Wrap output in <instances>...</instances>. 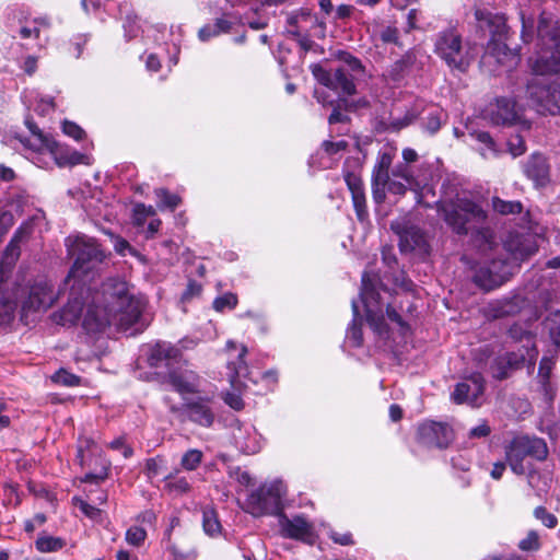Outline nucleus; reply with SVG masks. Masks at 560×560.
Masks as SVG:
<instances>
[{"label": "nucleus", "mask_w": 560, "mask_h": 560, "mask_svg": "<svg viewBox=\"0 0 560 560\" xmlns=\"http://www.w3.org/2000/svg\"><path fill=\"white\" fill-rule=\"evenodd\" d=\"M73 266L65 281L70 285L68 302L54 314V320L61 326L78 323L83 307L86 308L82 326L88 332H101L108 326L127 330L138 323L144 303L130 292L128 283L117 278L104 281L100 290L88 284L105 259L96 240L77 235L66 240Z\"/></svg>", "instance_id": "f257e3e1"}, {"label": "nucleus", "mask_w": 560, "mask_h": 560, "mask_svg": "<svg viewBox=\"0 0 560 560\" xmlns=\"http://www.w3.org/2000/svg\"><path fill=\"white\" fill-rule=\"evenodd\" d=\"M540 51L530 59L534 77L527 83V97L539 114L560 113V79L550 81L546 75L560 73V28L557 23L540 19L538 24Z\"/></svg>", "instance_id": "f03ea898"}, {"label": "nucleus", "mask_w": 560, "mask_h": 560, "mask_svg": "<svg viewBox=\"0 0 560 560\" xmlns=\"http://www.w3.org/2000/svg\"><path fill=\"white\" fill-rule=\"evenodd\" d=\"M436 209L455 234H470L476 241L491 244L492 231L488 226V213L476 200L456 196L453 199L438 201Z\"/></svg>", "instance_id": "7ed1b4c3"}, {"label": "nucleus", "mask_w": 560, "mask_h": 560, "mask_svg": "<svg viewBox=\"0 0 560 560\" xmlns=\"http://www.w3.org/2000/svg\"><path fill=\"white\" fill-rule=\"evenodd\" d=\"M55 300L52 288L46 280L36 281L31 287L15 282L9 288L7 272L0 268V308L4 314H12L20 302L22 316L30 312L46 311Z\"/></svg>", "instance_id": "20e7f679"}, {"label": "nucleus", "mask_w": 560, "mask_h": 560, "mask_svg": "<svg viewBox=\"0 0 560 560\" xmlns=\"http://www.w3.org/2000/svg\"><path fill=\"white\" fill-rule=\"evenodd\" d=\"M547 455V444L539 438L516 436L505 447L506 460L516 475H524L532 468V464L526 462L527 457L545 460Z\"/></svg>", "instance_id": "39448f33"}, {"label": "nucleus", "mask_w": 560, "mask_h": 560, "mask_svg": "<svg viewBox=\"0 0 560 560\" xmlns=\"http://www.w3.org/2000/svg\"><path fill=\"white\" fill-rule=\"evenodd\" d=\"M434 51L451 69L464 72L469 67L470 61L463 45L462 34L455 27H448L438 34Z\"/></svg>", "instance_id": "423d86ee"}, {"label": "nucleus", "mask_w": 560, "mask_h": 560, "mask_svg": "<svg viewBox=\"0 0 560 560\" xmlns=\"http://www.w3.org/2000/svg\"><path fill=\"white\" fill-rule=\"evenodd\" d=\"M285 488L281 481L265 483L253 491L247 499L248 512L254 516L282 514V499Z\"/></svg>", "instance_id": "0eeeda50"}, {"label": "nucleus", "mask_w": 560, "mask_h": 560, "mask_svg": "<svg viewBox=\"0 0 560 560\" xmlns=\"http://www.w3.org/2000/svg\"><path fill=\"white\" fill-rule=\"evenodd\" d=\"M361 283L360 296L365 307L366 320L378 336H384L387 334V325L384 319L381 295L375 285V277L363 272Z\"/></svg>", "instance_id": "6e6552de"}, {"label": "nucleus", "mask_w": 560, "mask_h": 560, "mask_svg": "<svg viewBox=\"0 0 560 560\" xmlns=\"http://www.w3.org/2000/svg\"><path fill=\"white\" fill-rule=\"evenodd\" d=\"M171 411L203 428H210L215 420L214 401L208 396L188 399L180 407L172 406Z\"/></svg>", "instance_id": "1a4fd4ad"}, {"label": "nucleus", "mask_w": 560, "mask_h": 560, "mask_svg": "<svg viewBox=\"0 0 560 560\" xmlns=\"http://www.w3.org/2000/svg\"><path fill=\"white\" fill-rule=\"evenodd\" d=\"M418 438L427 447L445 448L454 440V434L448 424L430 421L419 425Z\"/></svg>", "instance_id": "9d476101"}, {"label": "nucleus", "mask_w": 560, "mask_h": 560, "mask_svg": "<svg viewBox=\"0 0 560 560\" xmlns=\"http://www.w3.org/2000/svg\"><path fill=\"white\" fill-rule=\"evenodd\" d=\"M485 390V380L480 373H474L464 382L458 383L452 394L456 404H468L472 407L480 406V398Z\"/></svg>", "instance_id": "9b49d317"}, {"label": "nucleus", "mask_w": 560, "mask_h": 560, "mask_svg": "<svg viewBox=\"0 0 560 560\" xmlns=\"http://www.w3.org/2000/svg\"><path fill=\"white\" fill-rule=\"evenodd\" d=\"M278 524L280 534L284 538L311 540L313 536V525L304 516L296 515L289 518L284 513L279 514Z\"/></svg>", "instance_id": "f8f14e48"}, {"label": "nucleus", "mask_w": 560, "mask_h": 560, "mask_svg": "<svg viewBox=\"0 0 560 560\" xmlns=\"http://www.w3.org/2000/svg\"><path fill=\"white\" fill-rule=\"evenodd\" d=\"M488 116L491 124L495 126H510L518 118L515 103L504 97L498 98L494 104L490 105Z\"/></svg>", "instance_id": "ddd939ff"}, {"label": "nucleus", "mask_w": 560, "mask_h": 560, "mask_svg": "<svg viewBox=\"0 0 560 560\" xmlns=\"http://www.w3.org/2000/svg\"><path fill=\"white\" fill-rule=\"evenodd\" d=\"M49 22L46 19H28L21 23L18 34L24 40H34L35 46L43 47L47 39Z\"/></svg>", "instance_id": "4468645a"}, {"label": "nucleus", "mask_w": 560, "mask_h": 560, "mask_svg": "<svg viewBox=\"0 0 560 560\" xmlns=\"http://www.w3.org/2000/svg\"><path fill=\"white\" fill-rule=\"evenodd\" d=\"M47 152L59 166H74L78 164H90V158L77 150L61 145L56 140L48 142Z\"/></svg>", "instance_id": "2eb2a0df"}, {"label": "nucleus", "mask_w": 560, "mask_h": 560, "mask_svg": "<svg viewBox=\"0 0 560 560\" xmlns=\"http://www.w3.org/2000/svg\"><path fill=\"white\" fill-rule=\"evenodd\" d=\"M166 381L179 394L196 393L200 385L199 376L187 369L170 371Z\"/></svg>", "instance_id": "dca6fc26"}, {"label": "nucleus", "mask_w": 560, "mask_h": 560, "mask_svg": "<svg viewBox=\"0 0 560 560\" xmlns=\"http://www.w3.org/2000/svg\"><path fill=\"white\" fill-rule=\"evenodd\" d=\"M327 88L342 94V95H352L355 93V84L353 82V77L349 73L348 70L343 68L336 69V71L330 73H324L319 79Z\"/></svg>", "instance_id": "f3484780"}, {"label": "nucleus", "mask_w": 560, "mask_h": 560, "mask_svg": "<svg viewBox=\"0 0 560 560\" xmlns=\"http://www.w3.org/2000/svg\"><path fill=\"white\" fill-rule=\"evenodd\" d=\"M235 446L244 454H255L261 448V439L252 425L238 427L233 432Z\"/></svg>", "instance_id": "a211bd4d"}, {"label": "nucleus", "mask_w": 560, "mask_h": 560, "mask_svg": "<svg viewBox=\"0 0 560 560\" xmlns=\"http://www.w3.org/2000/svg\"><path fill=\"white\" fill-rule=\"evenodd\" d=\"M524 172L536 186H545L549 182V165L546 158L539 153L529 156L524 165Z\"/></svg>", "instance_id": "6ab92c4d"}, {"label": "nucleus", "mask_w": 560, "mask_h": 560, "mask_svg": "<svg viewBox=\"0 0 560 560\" xmlns=\"http://www.w3.org/2000/svg\"><path fill=\"white\" fill-rule=\"evenodd\" d=\"M555 366V360L550 357H542L539 362L537 382L539 385V392L546 400L551 401L556 396V385L551 381V372Z\"/></svg>", "instance_id": "aec40b11"}, {"label": "nucleus", "mask_w": 560, "mask_h": 560, "mask_svg": "<svg viewBox=\"0 0 560 560\" xmlns=\"http://www.w3.org/2000/svg\"><path fill=\"white\" fill-rule=\"evenodd\" d=\"M33 226L30 221L24 222L13 234L3 253V260L8 265H13L21 255V243L30 237Z\"/></svg>", "instance_id": "412c9836"}, {"label": "nucleus", "mask_w": 560, "mask_h": 560, "mask_svg": "<svg viewBox=\"0 0 560 560\" xmlns=\"http://www.w3.org/2000/svg\"><path fill=\"white\" fill-rule=\"evenodd\" d=\"M287 23L291 27L289 32L294 36H300L303 31L315 26H319L323 31L325 30V23L319 21L318 18L308 10H301L300 12L291 14Z\"/></svg>", "instance_id": "4be33fe9"}, {"label": "nucleus", "mask_w": 560, "mask_h": 560, "mask_svg": "<svg viewBox=\"0 0 560 560\" xmlns=\"http://www.w3.org/2000/svg\"><path fill=\"white\" fill-rule=\"evenodd\" d=\"M475 15L479 22L487 24L491 33V38H506L508 25L503 14L477 10Z\"/></svg>", "instance_id": "5701e85b"}, {"label": "nucleus", "mask_w": 560, "mask_h": 560, "mask_svg": "<svg viewBox=\"0 0 560 560\" xmlns=\"http://www.w3.org/2000/svg\"><path fill=\"white\" fill-rule=\"evenodd\" d=\"M526 357L523 353L508 352L495 359L493 363V374L499 380L508 377V370L520 369L525 362Z\"/></svg>", "instance_id": "b1692460"}, {"label": "nucleus", "mask_w": 560, "mask_h": 560, "mask_svg": "<svg viewBox=\"0 0 560 560\" xmlns=\"http://www.w3.org/2000/svg\"><path fill=\"white\" fill-rule=\"evenodd\" d=\"M246 353V347H242L236 360L228 364V377L232 387L235 389H241L245 386L244 380L248 376V368L244 360Z\"/></svg>", "instance_id": "393cba45"}, {"label": "nucleus", "mask_w": 560, "mask_h": 560, "mask_svg": "<svg viewBox=\"0 0 560 560\" xmlns=\"http://www.w3.org/2000/svg\"><path fill=\"white\" fill-rule=\"evenodd\" d=\"M179 350L170 343L158 342L152 349L148 358L149 365L152 368L162 366L163 363L168 365L170 360H176L179 357Z\"/></svg>", "instance_id": "a878e982"}, {"label": "nucleus", "mask_w": 560, "mask_h": 560, "mask_svg": "<svg viewBox=\"0 0 560 560\" xmlns=\"http://www.w3.org/2000/svg\"><path fill=\"white\" fill-rule=\"evenodd\" d=\"M503 39L504 38H491L488 44V52L501 65L508 61H510L511 65H515L518 60L517 50L510 48Z\"/></svg>", "instance_id": "bb28decb"}, {"label": "nucleus", "mask_w": 560, "mask_h": 560, "mask_svg": "<svg viewBox=\"0 0 560 560\" xmlns=\"http://www.w3.org/2000/svg\"><path fill=\"white\" fill-rule=\"evenodd\" d=\"M472 281L485 291H491L502 284V278L497 271H491L486 265H480L475 270Z\"/></svg>", "instance_id": "cd10ccee"}, {"label": "nucleus", "mask_w": 560, "mask_h": 560, "mask_svg": "<svg viewBox=\"0 0 560 560\" xmlns=\"http://www.w3.org/2000/svg\"><path fill=\"white\" fill-rule=\"evenodd\" d=\"M399 233L401 250L422 249L425 246L423 232L417 226H407Z\"/></svg>", "instance_id": "c85d7f7f"}, {"label": "nucleus", "mask_w": 560, "mask_h": 560, "mask_svg": "<svg viewBox=\"0 0 560 560\" xmlns=\"http://www.w3.org/2000/svg\"><path fill=\"white\" fill-rule=\"evenodd\" d=\"M394 158L395 150L389 145L383 147L378 151L377 160L374 165L372 176L376 177L380 182H383L385 180V178H388V170L393 163Z\"/></svg>", "instance_id": "c756f323"}, {"label": "nucleus", "mask_w": 560, "mask_h": 560, "mask_svg": "<svg viewBox=\"0 0 560 560\" xmlns=\"http://www.w3.org/2000/svg\"><path fill=\"white\" fill-rule=\"evenodd\" d=\"M25 125L34 137V143H32L31 147L39 152L47 151L49 144L48 142L55 141V139L44 135L31 117H26Z\"/></svg>", "instance_id": "7c9ffc66"}, {"label": "nucleus", "mask_w": 560, "mask_h": 560, "mask_svg": "<svg viewBox=\"0 0 560 560\" xmlns=\"http://www.w3.org/2000/svg\"><path fill=\"white\" fill-rule=\"evenodd\" d=\"M231 30V23L225 19H218L213 24H208L201 27L198 32V37L202 42L209 40L211 37L218 36L222 33H228Z\"/></svg>", "instance_id": "2f4dec72"}, {"label": "nucleus", "mask_w": 560, "mask_h": 560, "mask_svg": "<svg viewBox=\"0 0 560 560\" xmlns=\"http://www.w3.org/2000/svg\"><path fill=\"white\" fill-rule=\"evenodd\" d=\"M353 319L347 330V338L354 347H361L363 342L361 323H359L360 312L355 301L351 303Z\"/></svg>", "instance_id": "473e14b6"}, {"label": "nucleus", "mask_w": 560, "mask_h": 560, "mask_svg": "<svg viewBox=\"0 0 560 560\" xmlns=\"http://www.w3.org/2000/svg\"><path fill=\"white\" fill-rule=\"evenodd\" d=\"M202 527L207 535L217 536L221 533V524L213 509H205L202 512Z\"/></svg>", "instance_id": "72a5a7b5"}, {"label": "nucleus", "mask_w": 560, "mask_h": 560, "mask_svg": "<svg viewBox=\"0 0 560 560\" xmlns=\"http://www.w3.org/2000/svg\"><path fill=\"white\" fill-rule=\"evenodd\" d=\"M544 323L552 342L560 346V311H550Z\"/></svg>", "instance_id": "f704fd0d"}, {"label": "nucleus", "mask_w": 560, "mask_h": 560, "mask_svg": "<svg viewBox=\"0 0 560 560\" xmlns=\"http://www.w3.org/2000/svg\"><path fill=\"white\" fill-rule=\"evenodd\" d=\"M493 209L501 214H518L523 210L520 201H505L498 197L492 199Z\"/></svg>", "instance_id": "c9c22d12"}, {"label": "nucleus", "mask_w": 560, "mask_h": 560, "mask_svg": "<svg viewBox=\"0 0 560 560\" xmlns=\"http://www.w3.org/2000/svg\"><path fill=\"white\" fill-rule=\"evenodd\" d=\"M166 488L176 494H183L190 490V483L186 477H178L172 474L165 477Z\"/></svg>", "instance_id": "e433bc0d"}, {"label": "nucleus", "mask_w": 560, "mask_h": 560, "mask_svg": "<svg viewBox=\"0 0 560 560\" xmlns=\"http://www.w3.org/2000/svg\"><path fill=\"white\" fill-rule=\"evenodd\" d=\"M155 196L160 200V207L161 208H167L170 210H175L182 202V199L178 195L171 194L165 188H158L155 189Z\"/></svg>", "instance_id": "4c0bfd02"}, {"label": "nucleus", "mask_w": 560, "mask_h": 560, "mask_svg": "<svg viewBox=\"0 0 560 560\" xmlns=\"http://www.w3.org/2000/svg\"><path fill=\"white\" fill-rule=\"evenodd\" d=\"M203 454L197 448L188 450L182 457L180 466L188 471L195 470L202 462Z\"/></svg>", "instance_id": "58836bf2"}, {"label": "nucleus", "mask_w": 560, "mask_h": 560, "mask_svg": "<svg viewBox=\"0 0 560 560\" xmlns=\"http://www.w3.org/2000/svg\"><path fill=\"white\" fill-rule=\"evenodd\" d=\"M65 542L61 538L44 536L36 540V547L42 552H52L61 549Z\"/></svg>", "instance_id": "ea45409f"}, {"label": "nucleus", "mask_w": 560, "mask_h": 560, "mask_svg": "<svg viewBox=\"0 0 560 560\" xmlns=\"http://www.w3.org/2000/svg\"><path fill=\"white\" fill-rule=\"evenodd\" d=\"M471 137L475 138L478 142L482 143L486 147V150L492 153L493 156H499L501 154V150L498 148L497 142L487 131H474L471 132Z\"/></svg>", "instance_id": "a19ab883"}, {"label": "nucleus", "mask_w": 560, "mask_h": 560, "mask_svg": "<svg viewBox=\"0 0 560 560\" xmlns=\"http://www.w3.org/2000/svg\"><path fill=\"white\" fill-rule=\"evenodd\" d=\"M155 215V209L152 206L137 203L133 208V222L136 225L141 226L145 223L147 219Z\"/></svg>", "instance_id": "79ce46f5"}, {"label": "nucleus", "mask_w": 560, "mask_h": 560, "mask_svg": "<svg viewBox=\"0 0 560 560\" xmlns=\"http://www.w3.org/2000/svg\"><path fill=\"white\" fill-rule=\"evenodd\" d=\"M506 144L508 151L513 158L523 155L526 152L524 138L520 133L511 135Z\"/></svg>", "instance_id": "37998d69"}, {"label": "nucleus", "mask_w": 560, "mask_h": 560, "mask_svg": "<svg viewBox=\"0 0 560 560\" xmlns=\"http://www.w3.org/2000/svg\"><path fill=\"white\" fill-rule=\"evenodd\" d=\"M237 304V296L233 293H225L221 296H218L213 301V307L218 312H222L225 308L233 310Z\"/></svg>", "instance_id": "c03bdc74"}, {"label": "nucleus", "mask_w": 560, "mask_h": 560, "mask_svg": "<svg viewBox=\"0 0 560 560\" xmlns=\"http://www.w3.org/2000/svg\"><path fill=\"white\" fill-rule=\"evenodd\" d=\"M147 538V532L142 527L131 526L126 532V541L132 546H140Z\"/></svg>", "instance_id": "a18cd8bd"}, {"label": "nucleus", "mask_w": 560, "mask_h": 560, "mask_svg": "<svg viewBox=\"0 0 560 560\" xmlns=\"http://www.w3.org/2000/svg\"><path fill=\"white\" fill-rule=\"evenodd\" d=\"M52 381L63 386H77L80 377L61 369L54 374Z\"/></svg>", "instance_id": "49530a36"}, {"label": "nucleus", "mask_w": 560, "mask_h": 560, "mask_svg": "<svg viewBox=\"0 0 560 560\" xmlns=\"http://www.w3.org/2000/svg\"><path fill=\"white\" fill-rule=\"evenodd\" d=\"M518 548L523 551H536L540 548L539 536L535 530H530L527 536L518 542Z\"/></svg>", "instance_id": "de8ad7c7"}, {"label": "nucleus", "mask_w": 560, "mask_h": 560, "mask_svg": "<svg viewBox=\"0 0 560 560\" xmlns=\"http://www.w3.org/2000/svg\"><path fill=\"white\" fill-rule=\"evenodd\" d=\"M387 183H388V178H385V180L380 182L376 177L372 176V195H373V199L377 203H381L385 200Z\"/></svg>", "instance_id": "09e8293b"}, {"label": "nucleus", "mask_w": 560, "mask_h": 560, "mask_svg": "<svg viewBox=\"0 0 560 560\" xmlns=\"http://www.w3.org/2000/svg\"><path fill=\"white\" fill-rule=\"evenodd\" d=\"M534 515L537 520L541 521V523L548 528H555L557 526V517L549 513L544 506H538L534 511Z\"/></svg>", "instance_id": "8fccbe9b"}, {"label": "nucleus", "mask_w": 560, "mask_h": 560, "mask_svg": "<svg viewBox=\"0 0 560 560\" xmlns=\"http://www.w3.org/2000/svg\"><path fill=\"white\" fill-rule=\"evenodd\" d=\"M345 180L349 190L351 191V195L364 192L362 179L355 173H346Z\"/></svg>", "instance_id": "3c124183"}, {"label": "nucleus", "mask_w": 560, "mask_h": 560, "mask_svg": "<svg viewBox=\"0 0 560 560\" xmlns=\"http://www.w3.org/2000/svg\"><path fill=\"white\" fill-rule=\"evenodd\" d=\"M351 196H352V202H353L357 215H358L359 220L362 221L365 218V215L368 214L366 203H365V194L360 192V194H354Z\"/></svg>", "instance_id": "603ef678"}, {"label": "nucleus", "mask_w": 560, "mask_h": 560, "mask_svg": "<svg viewBox=\"0 0 560 560\" xmlns=\"http://www.w3.org/2000/svg\"><path fill=\"white\" fill-rule=\"evenodd\" d=\"M62 131L65 135L75 140H80L84 136V130L75 122L69 120H65L62 122Z\"/></svg>", "instance_id": "864d4df0"}, {"label": "nucleus", "mask_w": 560, "mask_h": 560, "mask_svg": "<svg viewBox=\"0 0 560 560\" xmlns=\"http://www.w3.org/2000/svg\"><path fill=\"white\" fill-rule=\"evenodd\" d=\"M325 152L329 155L337 154L338 152L345 151L348 148V142L346 140L338 141H324L322 144Z\"/></svg>", "instance_id": "5fc2aeb1"}, {"label": "nucleus", "mask_w": 560, "mask_h": 560, "mask_svg": "<svg viewBox=\"0 0 560 560\" xmlns=\"http://www.w3.org/2000/svg\"><path fill=\"white\" fill-rule=\"evenodd\" d=\"M163 460L159 457L149 458L145 462V474L148 478H154L160 474Z\"/></svg>", "instance_id": "6e6d98bb"}, {"label": "nucleus", "mask_w": 560, "mask_h": 560, "mask_svg": "<svg viewBox=\"0 0 560 560\" xmlns=\"http://www.w3.org/2000/svg\"><path fill=\"white\" fill-rule=\"evenodd\" d=\"M229 475L231 478L235 479L241 486H248L252 481L249 474L245 470H242L241 467L230 468Z\"/></svg>", "instance_id": "4d7b16f0"}, {"label": "nucleus", "mask_w": 560, "mask_h": 560, "mask_svg": "<svg viewBox=\"0 0 560 560\" xmlns=\"http://www.w3.org/2000/svg\"><path fill=\"white\" fill-rule=\"evenodd\" d=\"M416 119V115L413 113H406L402 118H394L390 121V128L395 131H398L407 126H409Z\"/></svg>", "instance_id": "13d9d810"}, {"label": "nucleus", "mask_w": 560, "mask_h": 560, "mask_svg": "<svg viewBox=\"0 0 560 560\" xmlns=\"http://www.w3.org/2000/svg\"><path fill=\"white\" fill-rule=\"evenodd\" d=\"M491 271H497L502 278V283L506 281L508 265L503 259H492L489 264H485Z\"/></svg>", "instance_id": "bf43d9fd"}, {"label": "nucleus", "mask_w": 560, "mask_h": 560, "mask_svg": "<svg viewBox=\"0 0 560 560\" xmlns=\"http://www.w3.org/2000/svg\"><path fill=\"white\" fill-rule=\"evenodd\" d=\"M380 37L383 43L398 44V30L396 27L386 26L381 31Z\"/></svg>", "instance_id": "052dcab7"}, {"label": "nucleus", "mask_w": 560, "mask_h": 560, "mask_svg": "<svg viewBox=\"0 0 560 560\" xmlns=\"http://www.w3.org/2000/svg\"><path fill=\"white\" fill-rule=\"evenodd\" d=\"M490 432L491 429L488 425V423L486 421H482L480 424L469 430L468 436L470 439H481L488 436Z\"/></svg>", "instance_id": "680f3d73"}, {"label": "nucleus", "mask_w": 560, "mask_h": 560, "mask_svg": "<svg viewBox=\"0 0 560 560\" xmlns=\"http://www.w3.org/2000/svg\"><path fill=\"white\" fill-rule=\"evenodd\" d=\"M393 175L395 177H400L402 178L407 185H409V187H411L415 183V178L411 174V172L409 171V168L406 166V165H399L395 168V171L393 172Z\"/></svg>", "instance_id": "e2e57ef3"}, {"label": "nucleus", "mask_w": 560, "mask_h": 560, "mask_svg": "<svg viewBox=\"0 0 560 560\" xmlns=\"http://www.w3.org/2000/svg\"><path fill=\"white\" fill-rule=\"evenodd\" d=\"M409 185H407V183H402V182H399V180H396V179H390L388 177V183H387V190L392 194H395V195H405V192L407 191V187Z\"/></svg>", "instance_id": "0e129e2a"}, {"label": "nucleus", "mask_w": 560, "mask_h": 560, "mask_svg": "<svg viewBox=\"0 0 560 560\" xmlns=\"http://www.w3.org/2000/svg\"><path fill=\"white\" fill-rule=\"evenodd\" d=\"M107 467L103 466L98 472H89L85 475L83 481L91 483H98L107 478Z\"/></svg>", "instance_id": "69168bd1"}, {"label": "nucleus", "mask_w": 560, "mask_h": 560, "mask_svg": "<svg viewBox=\"0 0 560 560\" xmlns=\"http://www.w3.org/2000/svg\"><path fill=\"white\" fill-rule=\"evenodd\" d=\"M224 401L234 410H241L244 407L241 396L234 393H228L224 397Z\"/></svg>", "instance_id": "338daca9"}, {"label": "nucleus", "mask_w": 560, "mask_h": 560, "mask_svg": "<svg viewBox=\"0 0 560 560\" xmlns=\"http://www.w3.org/2000/svg\"><path fill=\"white\" fill-rule=\"evenodd\" d=\"M424 126L429 132L435 133L441 128L440 117L436 114H430L427 117Z\"/></svg>", "instance_id": "774afa93"}]
</instances>
